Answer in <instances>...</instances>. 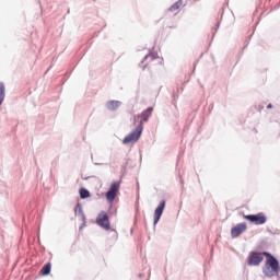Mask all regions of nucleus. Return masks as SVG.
I'll use <instances>...</instances> for the list:
<instances>
[{
	"label": "nucleus",
	"instance_id": "3",
	"mask_svg": "<svg viewBox=\"0 0 280 280\" xmlns=\"http://www.w3.org/2000/svg\"><path fill=\"white\" fill-rule=\"evenodd\" d=\"M244 220H248V222H252V224H256L257 226L261 224H266L267 218L264 212H259L257 214H244Z\"/></svg>",
	"mask_w": 280,
	"mask_h": 280
},
{
	"label": "nucleus",
	"instance_id": "1",
	"mask_svg": "<svg viewBox=\"0 0 280 280\" xmlns=\"http://www.w3.org/2000/svg\"><path fill=\"white\" fill-rule=\"evenodd\" d=\"M265 257H268L265 261V266L262 267V272L265 277H279L280 266L279 260L272 254L265 252Z\"/></svg>",
	"mask_w": 280,
	"mask_h": 280
},
{
	"label": "nucleus",
	"instance_id": "12",
	"mask_svg": "<svg viewBox=\"0 0 280 280\" xmlns=\"http://www.w3.org/2000/svg\"><path fill=\"white\" fill-rule=\"evenodd\" d=\"M74 213H75V215H81V220L83 221V224L86 223V217L84 215V212L82 211L81 205H77V207L74 209Z\"/></svg>",
	"mask_w": 280,
	"mask_h": 280
},
{
	"label": "nucleus",
	"instance_id": "5",
	"mask_svg": "<svg viewBox=\"0 0 280 280\" xmlns=\"http://www.w3.org/2000/svg\"><path fill=\"white\" fill-rule=\"evenodd\" d=\"M96 224L104 229L105 231H110V220L108 219V213L102 211L96 218Z\"/></svg>",
	"mask_w": 280,
	"mask_h": 280
},
{
	"label": "nucleus",
	"instance_id": "14",
	"mask_svg": "<svg viewBox=\"0 0 280 280\" xmlns=\"http://www.w3.org/2000/svg\"><path fill=\"white\" fill-rule=\"evenodd\" d=\"M50 272H51V262H48V264H46V265L42 268L40 273H42L43 276H47V275H49Z\"/></svg>",
	"mask_w": 280,
	"mask_h": 280
},
{
	"label": "nucleus",
	"instance_id": "15",
	"mask_svg": "<svg viewBox=\"0 0 280 280\" xmlns=\"http://www.w3.org/2000/svg\"><path fill=\"white\" fill-rule=\"evenodd\" d=\"M91 192H89V190H86V188H81L80 189V198L84 199V198H90Z\"/></svg>",
	"mask_w": 280,
	"mask_h": 280
},
{
	"label": "nucleus",
	"instance_id": "2",
	"mask_svg": "<svg viewBox=\"0 0 280 280\" xmlns=\"http://www.w3.org/2000/svg\"><path fill=\"white\" fill-rule=\"evenodd\" d=\"M143 132V126L139 125L136 130H133L131 133L126 136L122 140V143L125 145H128L130 143H137L139 139H141V133Z\"/></svg>",
	"mask_w": 280,
	"mask_h": 280
},
{
	"label": "nucleus",
	"instance_id": "17",
	"mask_svg": "<svg viewBox=\"0 0 280 280\" xmlns=\"http://www.w3.org/2000/svg\"><path fill=\"white\" fill-rule=\"evenodd\" d=\"M267 108H272V104H269V105L267 106Z\"/></svg>",
	"mask_w": 280,
	"mask_h": 280
},
{
	"label": "nucleus",
	"instance_id": "8",
	"mask_svg": "<svg viewBox=\"0 0 280 280\" xmlns=\"http://www.w3.org/2000/svg\"><path fill=\"white\" fill-rule=\"evenodd\" d=\"M153 110H154V108L149 107L144 112H142L141 115L135 116V118H133L135 122L139 121V119H140L139 126H143V124H145V121H148L150 119V117H152Z\"/></svg>",
	"mask_w": 280,
	"mask_h": 280
},
{
	"label": "nucleus",
	"instance_id": "10",
	"mask_svg": "<svg viewBox=\"0 0 280 280\" xmlns=\"http://www.w3.org/2000/svg\"><path fill=\"white\" fill-rule=\"evenodd\" d=\"M246 229H247L246 223H238L236 226L232 228L231 230L232 237H240L241 233H244Z\"/></svg>",
	"mask_w": 280,
	"mask_h": 280
},
{
	"label": "nucleus",
	"instance_id": "13",
	"mask_svg": "<svg viewBox=\"0 0 280 280\" xmlns=\"http://www.w3.org/2000/svg\"><path fill=\"white\" fill-rule=\"evenodd\" d=\"M3 100H5V84L0 83V106L3 104Z\"/></svg>",
	"mask_w": 280,
	"mask_h": 280
},
{
	"label": "nucleus",
	"instance_id": "16",
	"mask_svg": "<svg viewBox=\"0 0 280 280\" xmlns=\"http://www.w3.org/2000/svg\"><path fill=\"white\" fill-rule=\"evenodd\" d=\"M180 5H183L182 1L175 2L168 10L170 12H176L177 10H179Z\"/></svg>",
	"mask_w": 280,
	"mask_h": 280
},
{
	"label": "nucleus",
	"instance_id": "4",
	"mask_svg": "<svg viewBox=\"0 0 280 280\" xmlns=\"http://www.w3.org/2000/svg\"><path fill=\"white\" fill-rule=\"evenodd\" d=\"M264 257H266V252H250L247 258L248 266H259L261 261H264Z\"/></svg>",
	"mask_w": 280,
	"mask_h": 280
},
{
	"label": "nucleus",
	"instance_id": "9",
	"mask_svg": "<svg viewBox=\"0 0 280 280\" xmlns=\"http://www.w3.org/2000/svg\"><path fill=\"white\" fill-rule=\"evenodd\" d=\"M165 205H166V201H165V199H163L159 203L158 208L155 209L154 217H153L154 218V221H153L154 226H156V224H159V221L161 220V215H163V211H165Z\"/></svg>",
	"mask_w": 280,
	"mask_h": 280
},
{
	"label": "nucleus",
	"instance_id": "11",
	"mask_svg": "<svg viewBox=\"0 0 280 280\" xmlns=\"http://www.w3.org/2000/svg\"><path fill=\"white\" fill-rule=\"evenodd\" d=\"M121 106V102L119 101H109L106 104V107L108 108V110H117V108H119Z\"/></svg>",
	"mask_w": 280,
	"mask_h": 280
},
{
	"label": "nucleus",
	"instance_id": "6",
	"mask_svg": "<svg viewBox=\"0 0 280 280\" xmlns=\"http://www.w3.org/2000/svg\"><path fill=\"white\" fill-rule=\"evenodd\" d=\"M162 62L163 60L159 56L151 52L144 57L142 65H144V67H156V65H161Z\"/></svg>",
	"mask_w": 280,
	"mask_h": 280
},
{
	"label": "nucleus",
	"instance_id": "7",
	"mask_svg": "<svg viewBox=\"0 0 280 280\" xmlns=\"http://www.w3.org/2000/svg\"><path fill=\"white\" fill-rule=\"evenodd\" d=\"M119 187H120L119 182H114L110 185L109 190L106 192V200L108 202H113L115 198H117V194H119Z\"/></svg>",
	"mask_w": 280,
	"mask_h": 280
}]
</instances>
